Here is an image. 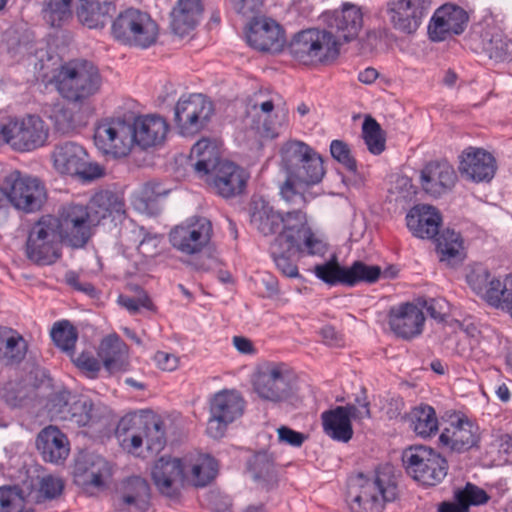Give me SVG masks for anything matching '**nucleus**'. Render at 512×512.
<instances>
[{"mask_svg": "<svg viewBox=\"0 0 512 512\" xmlns=\"http://www.w3.org/2000/svg\"><path fill=\"white\" fill-rule=\"evenodd\" d=\"M281 164L286 172V180L280 187L282 198L288 203L304 205L305 197L298 186H313L322 181L326 173L322 156L305 142L293 140L283 145Z\"/></svg>", "mask_w": 512, "mask_h": 512, "instance_id": "1", "label": "nucleus"}, {"mask_svg": "<svg viewBox=\"0 0 512 512\" xmlns=\"http://www.w3.org/2000/svg\"><path fill=\"white\" fill-rule=\"evenodd\" d=\"M250 223L263 236L276 235L283 240L304 237L311 252L322 248V239L309 227L306 214L301 209L286 213L276 210L263 198H253L250 203Z\"/></svg>", "mask_w": 512, "mask_h": 512, "instance_id": "2", "label": "nucleus"}, {"mask_svg": "<svg viewBox=\"0 0 512 512\" xmlns=\"http://www.w3.org/2000/svg\"><path fill=\"white\" fill-rule=\"evenodd\" d=\"M191 157L196 158L195 171L205 177L206 182L223 198L240 195L247 184L249 175L233 162L221 160L217 147L206 138L199 140L191 149Z\"/></svg>", "mask_w": 512, "mask_h": 512, "instance_id": "3", "label": "nucleus"}, {"mask_svg": "<svg viewBox=\"0 0 512 512\" xmlns=\"http://www.w3.org/2000/svg\"><path fill=\"white\" fill-rule=\"evenodd\" d=\"M398 496V486L393 468L379 467L371 478L360 474L348 488L346 501L350 512H382L385 504Z\"/></svg>", "mask_w": 512, "mask_h": 512, "instance_id": "4", "label": "nucleus"}, {"mask_svg": "<svg viewBox=\"0 0 512 512\" xmlns=\"http://www.w3.org/2000/svg\"><path fill=\"white\" fill-rule=\"evenodd\" d=\"M54 79L59 93L72 102H83L101 87L98 68L87 60H72L61 65Z\"/></svg>", "mask_w": 512, "mask_h": 512, "instance_id": "5", "label": "nucleus"}, {"mask_svg": "<svg viewBox=\"0 0 512 512\" xmlns=\"http://www.w3.org/2000/svg\"><path fill=\"white\" fill-rule=\"evenodd\" d=\"M290 54L305 65L328 63L339 55V43L333 32L310 28L295 34L289 44Z\"/></svg>", "mask_w": 512, "mask_h": 512, "instance_id": "6", "label": "nucleus"}, {"mask_svg": "<svg viewBox=\"0 0 512 512\" xmlns=\"http://www.w3.org/2000/svg\"><path fill=\"white\" fill-rule=\"evenodd\" d=\"M112 35L122 44L140 48L153 45L158 37V25L151 16L139 9L128 8L112 23Z\"/></svg>", "mask_w": 512, "mask_h": 512, "instance_id": "7", "label": "nucleus"}, {"mask_svg": "<svg viewBox=\"0 0 512 512\" xmlns=\"http://www.w3.org/2000/svg\"><path fill=\"white\" fill-rule=\"evenodd\" d=\"M402 461L407 473L424 486H436L448 473L447 460L428 446H410L404 450Z\"/></svg>", "mask_w": 512, "mask_h": 512, "instance_id": "8", "label": "nucleus"}, {"mask_svg": "<svg viewBox=\"0 0 512 512\" xmlns=\"http://www.w3.org/2000/svg\"><path fill=\"white\" fill-rule=\"evenodd\" d=\"M56 217L42 216L31 228L26 242V255L38 265H50L61 256L62 242L57 232Z\"/></svg>", "mask_w": 512, "mask_h": 512, "instance_id": "9", "label": "nucleus"}, {"mask_svg": "<svg viewBox=\"0 0 512 512\" xmlns=\"http://www.w3.org/2000/svg\"><path fill=\"white\" fill-rule=\"evenodd\" d=\"M245 400L236 390L224 389L213 395L209 401V418L206 432L214 438H222L228 426L244 413Z\"/></svg>", "mask_w": 512, "mask_h": 512, "instance_id": "10", "label": "nucleus"}, {"mask_svg": "<svg viewBox=\"0 0 512 512\" xmlns=\"http://www.w3.org/2000/svg\"><path fill=\"white\" fill-rule=\"evenodd\" d=\"M212 234L210 220L194 217L175 226L169 233V242L181 254L198 258L208 247Z\"/></svg>", "mask_w": 512, "mask_h": 512, "instance_id": "11", "label": "nucleus"}, {"mask_svg": "<svg viewBox=\"0 0 512 512\" xmlns=\"http://www.w3.org/2000/svg\"><path fill=\"white\" fill-rule=\"evenodd\" d=\"M52 159L54 168L60 174L93 180L103 173L99 165L89 162L86 150L76 142L66 141L56 145Z\"/></svg>", "mask_w": 512, "mask_h": 512, "instance_id": "12", "label": "nucleus"}, {"mask_svg": "<svg viewBox=\"0 0 512 512\" xmlns=\"http://www.w3.org/2000/svg\"><path fill=\"white\" fill-rule=\"evenodd\" d=\"M214 107L202 94L181 97L174 109V121L180 134L192 136L202 131L210 122Z\"/></svg>", "mask_w": 512, "mask_h": 512, "instance_id": "13", "label": "nucleus"}, {"mask_svg": "<svg viewBox=\"0 0 512 512\" xmlns=\"http://www.w3.org/2000/svg\"><path fill=\"white\" fill-rule=\"evenodd\" d=\"M49 129L37 115L11 118L7 122L5 144L16 151H32L45 145Z\"/></svg>", "mask_w": 512, "mask_h": 512, "instance_id": "14", "label": "nucleus"}, {"mask_svg": "<svg viewBox=\"0 0 512 512\" xmlns=\"http://www.w3.org/2000/svg\"><path fill=\"white\" fill-rule=\"evenodd\" d=\"M57 232L62 242L73 248H82L92 236L93 221L88 208L68 204L62 207L56 218Z\"/></svg>", "mask_w": 512, "mask_h": 512, "instance_id": "15", "label": "nucleus"}, {"mask_svg": "<svg viewBox=\"0 0 512 512\" xmlns=\"http://www.w3.org/2000/svg\"><path fill=\"white\" fill-rule=\"evenodd\" d=\"M316 276L329 285L343 284L353 287L361 282L375 283L381 275V268L355 261L350 267L340 266L336 262H327L315 266Z\"/></svg>", "mask_w": 512, "mask_h": 512, "instance_id": "16", "label": "nucleus"}, {"mask_svg": "<svg viewBox=\"0 0 512 512\" xmlns=\"http://www.w3.org/2000/svg\"><path fill=\"white\" fill-rule=\"evenodd\" d=\"M6 184L8 185L7 201L15 208L25 212L40 209L46 192L38 178L14 171L6 177Z\"/></svg>", "mask_w": 512, "mask_h": 512, "instance_id": "17", "label": "nucleus"}, {"mask_svg": "<svg viewBox=\"0 0 512 512\" xmlns=\"http://www.w3.org/2000/svg\"><path fill=\"white\" fill-rule=\"evenodd\" d=\"M94 142L105 155L114 158L127 156L134 146L130 122L121 118L105 120L97 126Z\"/></svg>", "mask_w": 512, "mask_h": 512, "instance_id": "18", "label": "nucleus"}, {"mask_svg": "<svg viewBox=\"0 0 512 512\" xmlns=\"http://www.w3.org/2000/svg\"><path fill=\"white\" fill-rule=\"evenodd\" d=\"M253 388L261 399L271 402L286 400L291 392L288 373L277 364L261 369L255 375Z\"/></svg>", "mask_w": 512, "mask_h": 512, "instance_id": "19", "label": "nucleus"}, {"mask_svg": "<svg viewBox=\"0 0 512 512\" xmlns=\"http://www.w3.org/2000/svg\"><path fill=\"white\" fill-rule=\"evenodd\" d=\"M326 251V245L322 241V248L318 252H311V249L305 245L304 237H294L293 239L283 240L274 238L269 247V252L279 271L287 277H297L298 268L294 257L299 253L309 255H322Z\"/></svg>", "mask_w": 512, "mask_h": 512, "instance_id": "20", "label": "nucleus"}, {"mask_svg": "<svg viewBox=\"0 0 512 512\" xmlns=\"http://www.w3.org/2000/svg\"><path fill=\"white\" fill-rule=\"evenodd\" d=\"M468 21L464 9L453 4H445L438 8L428 26V33L433 41H444L452 35L461 34Z\"/></svg>", "mask_w": 512, "mask_h": 512, "instance_id": "21", "label": "nucleus"}, {"mask_svg": "<svg viewBox=\"0 0 512 512\" xmlns=\"http://www.w3.org/2000/svg\"><path fill=\"white\" fill-rule=\"evenodd\" d=\"M247 43L261 52L278 53L285 44L281 26L270 18L255 19L246 34Z\"/></svg>", "mask_w": 512, "mask_h": 512, "instance_id": "22", "label": "nucleus"}, {"mask_svg": "<svg viewBox=\"0 0 512 512\" xmlns=\"http://www.w3.org/2000/svg\"><path fill=\"white\" fill-rule=\"evenodd\" d=\"M456 182V171L447 161H431L424 166L420 173L423 191L434 198L450 192Z\"/></svg>", "mask_w": 512, "mask_h": 512, "instance_id": "23", "label": "nucleus"}, {"mask_svg": "<svg viewBox=\"0 0 512 512\" xmlns=\"http://www.w3.org/2000/svg\"><path fill=\"white\" fill-rule=\"evenodd\" d=\"M112 476L109 462L101 456L91 455L75 467L74 481L87 492L103 490Z\"/></svg>", "mask_w": 512, "mask_h": 512, "instance_id": "24", "label": "nucleus"}, {"mask_svg": "<svg viewBox=\"0 0 512 512\" xmlns=\"http://www.w3.org/2000/svg\"><path fill=\"white\" fill-rule=\"evenodd\" d=\"M429 6V0H392L388 13L394 28L409 34L420 26Z\"/></svg>", "mask_w": 512, "mask_h": 512, "instance_id": "25", "label": "nucleus"}, {"mask_svg": "<svg viewBox=\"0 0 512 512\" xmlns=\"http://www.w3.org/2000/svg\"><path fill=\"white\" fill-rule=\"evenodd\" d=\"M133 145L143 149L157 146L166 138L168 124L166 120L156 114L137 116L130 123Z\"/></svg>", "mask_w": 512, "mask_h": 512, "instance_id": "26", "label": "nucleus"}, {"mask_svg": "<svg viewBox=\"0 0 512 512\" xmlns=\"http://www.w3.org/2000/svg\"><path fill=\"white\" fill-rule=\"evenodd\" d=\"M424 321L422 310L412 303L392 308L389 313L391 330L403 339H411L421 334Z\"/></svg>", "mask_w": 512, "mask_h": 512, "instance_id": "27", "label": "nucleus"}, {"mask_svg": "<svg viewBox=\"0 0 512 512\" xmlns=\"http://www.w3.org/2000/svg\"><path fill=\"white\" fill-rule=\"evenodd\" d=\"M327 25L334 30L333 35L340 45L341 40L349 42L358 36L363 26V15L355 5L344 4L341 10H336L328 16Z\"/></svg>", "mask_w": 512, "mask_h": 512, "instance_id": "28", "label": "nucleus"}, {"mask_svg": "<svg viewBox=\"0 0 512 512\" xmlns=\"http://www.w3.org/2000/svg\"><path fill=\"white\" fill-rule=\"evenodd\" d=\"M478 426L466 417L452 421L439 436V442L453 451L464 452L476 445Z\"/></svg>", "mask_w": 512, "mask_h": 512, "instance_id": "29", "label": "nucleus"}, {"mask_svg": "<svg viewBox=\"0 0 512 512\" xmlns=\"http://www.w3.org/2000/svg\"><path fill=\"white\" fill-rule=\"evenodd\" d=\"M36 446L46 462L59 464L66 460L70 447L67 436L56 426L43 428L36 439Z\"/></svg>", "mask_w": 512, "mask_h": 512, "instance_id": "30", "label": "nucleus"}, {"mask_svg": "<svg viewBox=\"0 0 512 512\" xmlns=\"http://www.w3.org/2000/svg\"><path fill=\"white\" fill-rule=\"evenodd\" d=\"M149 500L148 482L139 476H133L126 480L123 493L115 502V508L118 512H146Z\"/></svg>", "mask_w": 512, "mask_h": 512, "instance_id": "31", "label": "nucleus"}, {"mask_svg": "<svg viewBox=\"0 0 512 512\" xmlns=\"http://www.w3.org/2000/svg\"><path fill=\"white\" fill-rule=\"evenodd\" d=\"M406 222L414 236L432 239L439 234L442 218L439 211L433 206L418 205L409 211Z\"/></svg>", "mask_w": 512, "mask_h": 512, "instance_id": "32", "label": "nucleus"}, {"mask_svg": "<svg viewBox=\"0 0 512 512\" xmlns=\"http://www.w3.org/2000/svg\"><path fill=\"white\" fill-rule=\"evenodd\" d=\"M183 471L180 459L161 457L152 469V478L161 493L173 496L177 491L176 484L184 479Z\"/></svg>", "mask_w": 512, "mask_h": 512, "instance_id": "33", "label": "nucleus"}, {"mask_svg": "<svg viewBox=\"0 0 512 512\" xmlns=\"http://www.w3.org/2000/svg\"><path fill=\"white\" fill-rule=\"evenodd\" d=\"M202 0H178L171 12V28L179 36L193 30L203 14Z\"/></svg>", "mask_w": 512, "mask_h": 512, "instance_id": "34", "label": "nucleus"}, {"mask_svg": "<svg viewBox=\"0 0 512 512\" xmlns=\"http://www.w3.org/2000/svg\"><path fill=\"white\" fill-rule=\"evenodd\" d=\"M116 10L111 0H80L77 17L89 28H102Z\"/></svg>", "mask_w": 512, "mask_h": 512, "instance_id": "35", "label": "nucleus"}, {"mask_svg": "<svg viewBox=\"0 0 512 512\" xmlns=\"http://www.w3.org/2000/svg\"><path fill=\"white\" fill-rule=\"evenodd\" d=\"M483 21L486 22L487 27L493 25V32L490 34V38L483 47V50L489 59L494 60L495 62L511 60L512 41L494 25L496 23V17L490 10L485 11V14L482 15V22Z\"/></svg>", "mask_w": 512, "mask_h": 512, "instance_id": "36", "label": "nucleus"}, {"mask_svg": "<svg viewBox=\"0 0 512 512\" xmlns=\"http://www.w3.org/2000/svg\"><path fill=\"white\" fill-rule=\"evenodd\" d=\"M247 470L252 478L264 488L270 489L277 483V469L273 454L266 450L254 453L247 460Z\"/></svg>", "mask_w": 512, "mask_h": 512, "instance_id": "37", "label": "nucleus"}, {"mask_svg": "<svg viewBox=\"0 0 512 512\" xmlns=\"http://www.w3.org/2000/svg\"><path fill=\"white\" fill-rule=\"evenodd\" d=\"M323 430L327 436L339 442H348L353 436L352 424L344 410L337 406L321 414Z\"/></svg>", "mask_w": 512, "mask_h": 512, "instance_id": "38", "label": "nucleus"}, {"mask_svg": "<svg viewBox=\"0 0 512 512\" xmlns=\"http://www.w3.org/2000/svg\"><path fill=\"white\" fill-rule=\"evenodd\" d=\"M27 351L28 343L19 332L0 327V359L7 364H19L25 359Z\"/></svg>", "mask_w": 512, "mask_h": 512, "instance_id": "39", "label": "nucleus"}, {"mask_svg": "<svg viewBox=\"0 0 512 512\" xmlns=\"http://www.w3.org/2000/svg\"><path fill=\"white\" fill-rule=\"evenodd\" d=\"M44 115L61 134H69L81 126V119L75 108L64 102H56L44 108Z\"/></svg>", "mask_w": 512, "mask_h": 512, "instance_id": "40", "label": "nucleus"}, {"mask_svg": "<svg viewBox=\"0 0 512 512\" xmlns=\"http://www.w3.org/2000/svg\"><path fill=\"white\" fill-rule=\"evenodd\" d=\"M127 346L117 336L109 335L100 344L98 356L110 373L121 370L126 362Z\"/></svg>", "mask_w": 512, "mask_h": 512, "instance_id": "41", "label": "nucleus"}, {"mask_svg": "<svg viewBox=\"0 0 512 512\" xmlns=\"http://www.w3.org/2000/svg\"><path fill=\"white\" fill-rule=\"evenodd\" d=\"M92 208L99 219L112 217L122 220L125 217V202L118 194L105 190L96 193L91 200Z\"/></svg>", "mask_w": 512, "mask_h": 512, "instance_id": "42", "label": "nucleus"}, {"mask_svg": "<svg viewBox=\"0 0 512 512\" xmlns=\"http://www.w3.org/2000/svg\"><path fill=\"white\" fill-rule=\"evenodd\" d=\"M411 429L415 434L422 438H428L435 435L438 431V418L433 407L427 404H421L414 407L409 415Z\"/></svg>", "mask_w": 512, "mask_h": 512, "instance_id": "43", "label": "nucleus"}, {"mask_svg": "<svg viewBox=\"0 0 512 512\" xmlns=\"http://www.w3.org/2000/svg\"><path fill=\"white\" fill-rule=\"evenodd\" d=\"M480 505V488L467 483L464 488L454 491L453 501H444L438 512H469L471 506Z\"/></svg>", "mask_w": 512, "mask_h": 512, "instance_id": "44", "label": "nucleus"}, {"mask_svg": "<svg viewBox=\"0 0 512 512\" xmlns=\"http://www.w3.org/2000/svg\"><path fill=\"white\" fill-rule=\"evenodd\" d=\"M0 512H36L27 494L18 485L0 487Z\"/></svg>", "mask_w": 512, "mask_h": 512, "instance_id": "45", "label": "nucleus"}, {"mask_svg": "<svg viewBox=\"0 0 512 512\" xmlns=\"http://www.w3.org/2000/svg\"><path fill=\"white\" fill-rule=\"evenodd\" d=\"M35 397V389L22 382L10 381L0 389V398L11 408L28 406Z\"/></svg>", "mask_w": 512, "mask_h": 512, "instance_id": "46", "label": "nucleus"}, {"mask_svg": "<svg viewBox=\"0 0 512 512\" xmlns=\"http://www.w3.org/2000/svg\"><path fill=\"white\" fill-rule=\"evenodd\" d=\"M63 421L69 422L78 427L93 424L96 421V415L94 413V405L92 401L86 397L74 396Z\"/></svg>", "mask_w": 512, "mask_h": 512, "instance_id": "47", "label": "nucleus"}, {"mask_svg": "<svg viewBox=\"0 0 512 512\" xmlns=\"http://www.w3.org/2000/svg\"><path fill=\"white\" fill-rule=\"evenodd\" d=\"M283 105L278 93L259 91L251 96L246 105V117H258V113L274 112Z\"/></svg>", "mask_w": 512, "mask_h": 512, "instance_id": "48", "label": "nucleus"}, {"mask_svg": "<svg viewBox=\"0 0 512 512\" xmlns=\"http://www.w3.org/2000/svg\"><path fill=\"white\" fill-rule=\"evenodd\" d=\"M72 0H45L42 8L43 19L51 27H61L71 16Z\"/></svg>", "mask_w": 512, "mask_h": 512, "instance_id": "49", "label": "nucleus"}, {"mask_svg": "<svg viewBox=\"0 0 512 512\" xmlns=\"http://www.w3.org/2000/svg\"><path fill=\"white\" fill-rule=\"evenodd\" d=\"M436 247L440 254V261L452 263L459 258L462 240L454 230L446 229L438 234Z\"/></svg>", "mask_w": 512, "mask_h": 512, "instance_id": "50", "label": "nucleus"}, {"mask_svg": "<svg viewBox=\"0 0 512 512\" xmlns=\"http://www.w3.org/2000/svg\"><path fill=\"white\" fill-rule=\"evenodd\" d=\"M217 461L210 455H202L191 469V481L196 487L208 485L217 475Z\"/></svg>", "mask_w": 512, "mask_h": 512, "instance_id": "51", "label": "nucleus"}, {"mask_svg": "<svg viewBox=\"0 0 512 512\" xmlns=\"http://www.w3.org/2000/svg\"><path fill=\"white\" fill-rule=\"evenodd\" d=\"M245 121L258 134L268 138L276 137L281 127L277 112L258 113V117H245Z\"/></svg>", "mask_w": 512, "mask_h": 512, "instance_id": "52", "label": "nucleus"}, {"mask_svg": "<svg viewBox=\"0 0 512 512\" xmlns=\"http://www.w3.org/2000/svg\"><path fill=\"white\" fill-rule=\"evenodd\" d=\"M459 172L465 180L480 182V148L468 147L459 156Z\"/></svg>", "mask_w": 512, "mask_h": 512, "instance_id": "53", "label": "nucleus"}, {"mask_svg": "<svg viewBox=\"0 0 512 512\" xmlns=\"http://www.w3.org/2000/svg\"><path fill=\"white\" fill-rule=\"evenodd\" d=\"M51 338L55 345L67 353H73L78 338L77 330L69 321H60L54 324Z\"/></svg>", "mask_w": 512, "mask_h": 512, "instance_id": "54", "label": "nucleus"}, {"mask_svg": "<svg viewBox=\"0 0 512 512\" xmlns=\"http://www.w3.org/2000/svg\"><path fill=\"white\" fill-rule=\"evenodd\" d=\"M362 133L368 150L375 155L381 154L385 149V139L382 136V129L378 122L367 117L362 125Z\"/></svg>", "mask_w": 512, "mask_h": 512, "instance_id": "55", "label": "nucleus"}, {"mask_svg": "<svg viewBox=\"0 0 512 512\" xmlns=\"http://www.w3.org/2000/svg\"><path fill=\"white\" fill-rule=\"evenodd\" d=\"M141 431L148 450L158 453L164 448L166 438L163 423L160 420L146 419Z\"/></svg>", "mask_w": 512, "mask_h": 512, "instance_id": "56", "label": "nucleus"}, {"mask_svg": "<svg viewBox=\"0 0 512 512\" xmlns=\"http://www.w3.org/2000/svg\"><path fill=\"white\" fill-rule=\"evenodd\" d=\"M330 153L333 159L339 162L347 171L357 172V162L347 143L338 139L333 140L330 144Z\"/></svg>", "mask_w": 512, "mask_h": 512, "instance_id": "57", "label": "nucleus"}, {"mask_svg": "<svg viewBox=\"0 0 512 512\" xmlns=\"http://www.w3.org/2000/svg\"><path fill=\"white\" fill-rule=\"evenodd\" d=\"M64 489L61 478L47 475L41 478L38 489V501L53 500L59 497Z\"/></svg>", "mask_w": 512, "mask_h": 512, "instance_id": "58", "label": "nucleus"}, {"mask_svg": "<svg viewBox=\"0 0 512 512\" xmlns=\"http://www.w3.org/2000/svg\"><path fill=\"white\" fill-rule=\"evenodd\" d=\"M73 398L74 396L66 390L53 394L48 402V411L51 416L63 421Z\"/></svg>", "mask_w": 512, "mask_h": 512, "instance_id": "59", "label": "nucleus"}, {"mask_svg": "<svg viewBox=\"0 0 512 512\" xmlns=\"http://www.w3.org/2000/svg\"><path fill=\"white\" fill-rule=\"evenodd\" d=\"M421 305L431 318L439 322L445 321L450 312L448 301L441 297L424 299Z\"/></svg>", "mask_w": 512, "mask_h": 512, "instance_id": "60", "label": "nucleus"}, {"mask_svg": "<svg viewBox=\"0 0 512 512\" xmlns=\"http://www.w3.org/2000/svg\"><path fill=\"white\" fill-rule=\"evenodd\" d=\"M145 421L146 419L144 417L135 413H129L123 416L116 427V437L120 439L122 436L140 431Z\"/></svg>", "mask_w": 512, "mask_h": 512, "instance_id": "61", "label": "nucleus"}, {"mask_svg": "<svg viewBox=\"0 0 512 512\" xmlns=\"http://www.w3.org/2000/svg\"><path fill=\"white\" fill-rule=\"evenodd\" d=\"M496 446H498V456L492 457L484 466L493 467L501 466L509 462V455L512 453V439L508 435L496 439Z\"/></svg>", "mask_w": 512, "mask_h": 512, "instance_id": "62", "label": "nucleus"}, {"mask_svg": "<svg viewBox=\"0 0 512 512\" xmlns=\"http://www.w3.org/2000/svg\"><path fill=\"white\" fill-rule=\"evenodd\" d=\"M231 8L245 17H253L260 12L263 4L262 0H227Z\"/></svg>", "mask_w": 512, "mask_h": 512, "instance_id": "63", "label": "nucleus"}, {"mask_svg": "<svg viewBox=\"0 0 512 512\" xmlns=\"http://www.w3.org/2000/svg\"><path fill=\"white\" fill-rule=\"evenodd\" d=\"M167 190L162 187L158 182H148L143 185L139 192V199L148 205L154 202L159 196L166 195Z\"/></svg>", "mask_w": 512, "mask_h": 512, "instance_id": "64", "label": "nucleus"}]
</instances>
